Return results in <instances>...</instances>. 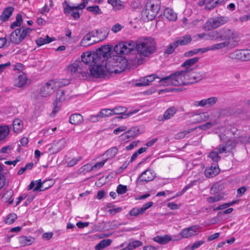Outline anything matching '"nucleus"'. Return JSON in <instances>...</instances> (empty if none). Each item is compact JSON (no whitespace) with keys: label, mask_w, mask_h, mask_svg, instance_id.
<instances>
[{"label":"nucleus","mask_w":250,"mask_h":250,"mask_svg":"<svg viewBox=\"0 0 250 250\" xmlns=\"http://www.w3.org/2000/svg\"><path fill=\"white\" fill-rule=\"evenodd\" d=\"M164 16L169 21H174L177 19V14L170 8L164 10Z\"/></svg>","instance_id":"obj_26"},{"label":"nucleus","mask_w":250,"mask_h":250,"mask_svg":"<svg viewBox=\"0 0 250 250\" xmlns=\"http://www.w3.org/2000/svg\"><path fill=\"white\" fill-rule=\"evenodd\" d=\"M21 243L23 245H29L32 243L33 241L31 238L23 236L21 237Z\"/></svg>","instance_id":"obj_49"},{"label":"nucleus","mask_w":250,"mask_h":250,"mask_svg":"<svg viewBox=\"0 0 250 250\" xmlns=\"http://www.w3.org/2000/svg\"><path fill=\"white\" fill-rule=\"evenodd\" d=\"M135 46V43L132 41L122 42L117 44L114 50L117 54H127L134 50Z\"/></svg>","instance_id":"obj_8"},{"label":"nucleus","mask_w":250,"mask_h":250,"mask_svg":"<svg viewBox=\"0 0 250 250\" xmlns=\"http://www.w3.org/2000/svg\"><path fill=\"white\" fill-rule=\"evenodd\" d=\"M118 152V148L117 147L114 146L112 147L105 152V154L108 157V158H114Z\"/></svg>","instance_id":"obj_35"},{"label":"nucleus","mask_w":250,"mask_h":250,"mask_svg":"<svg viewBox=\"0 0 250 250\" xmlns=\"http://www.w3.org/2000/svg\"><path fill=\"white\" fill-rule=\"evenodd\" d=\"M111 48L108 45L102 46L93 52H86L83 53L81 57L82 61L84 63H89L91 60L93 61H102L105 62L107 61L109 56L111 55Z\"/></svg>","instance_id":"obj_1"},{"label":"nucleus","mask_w":250,"mask_h":250,"mask_svg":"<svg viewBox=\"0 0 250 250\" xmlns=\"http://www.w3.org/2000/svg\"><path fill=\"white\" fill-rule=\"evenodd\" d=\"M227 20L224 17H217L212 20L214 28H217L222 24L226 23Z\"/></svg>","instance_id":"obj_34"},{"label":"nucleus","mask_w":250,"mask_h":250,"mask_svg":"<svg viewBox=\"0 0 250 250\" xmlns=\"http://www.w3.org/2000/svg\"><path fill=\"white\" fill-rule=\"evenodd\" d=\"M140 134V130L137 127H133L125 132L122 136H125L124 140L126 139L134 138L138 134Z\"/></svg>","instance_id":"obj_21"},{"label":"nucleus","mask_w":250,"mask_h":250,"mask_svg":"<svg viewBox=\"0 0 250 250\" xmlns=\"http://www.w3.org/2000/svg\"><path fill=\"white\" fill-rule=\"evenodd\" d=\"M81 172H83V173H85V172L91 171V170H94L93 166L91 164H86L83 166L81 168Z\"/></svg>","instance_id":"obj_52"},{"label":"nucleus","mask_w":250,"mask_h":250,"mask_svg":"<svg viewBox=\"0 0 250 250\" xmlns=\"http://www.w3.org/2000/svg\"><path fill=\"white\" fill-rule=\"evenodd\" d=\"M78 63L74 62L70 64L67 68V72L72 74L78 71Z\"/></svg>","instance_id":"obj_46"},{"label":"nucleus","mask_w":250,"mask_h":250,"mask_svg":"<svg viewBox=\"0 0 250 250\" xmlns=\"http://www.w3.org/2000/svg\"><path fill=\"white\" fill-rule=\"evenodd\" d=\"M186 73V71L183 70L176 71L168 76L162 78L160 82L167 85L179 86L190 84V82H188V80Z\"/></svg>","instance_id":"obj_4"},{"label":"nucleus","mask_w":250,"mask_h":250,"mask_svg":"<svg viewBox=\"0 0 250 250\" xmlns=\"http://www.w3.org/2000/svg\"><path fill=\"white\" fill-rule=\"evenodd\" d=\"M220 29L212 31L207 34V40L213 41H221Z\"/></svg>","instance_id":"obj_25"},{"label":"nucleus","mask_w":250,"mask_h":250,"mask_svg":"<svg viewBox=\"0 0 250 250\" xmlns=\"http://www.w3.org/2000/svg\"><path fill=\"white\" fill-rule=\"evenodd\" d=\"M155 177L154 171L150 169H147L144 171L138 177L136 182L138 184L140 182H148L152 181Z\"/></svg>","instance_id":"obj_14"},{"label":"nucleus","mask_w":250,"mask_h":250,"mask_svg":"<svg viewBox=\"0 0 250 250\" xmlns=\"http://www.w3.org/2000/svg\"><path fill=\"white\" fill-rule=\"evenodd\" d=\"M197 53H198L197 49H194L193 50H190L185 52L184 54V56L186 57H190Z\"/></svg>","instance_id":"obj_63"},{"label":"nucleus","mask_w":250,"mask_h":250,"mask_svg":"<svg viewBox=\"0 0 250 250\" xmlns=\"http://www.w3.org/2000/svg\"><path fill=\"white\" fill-rule=\"evenodd\" d=\"M14 9V8L11 6L7 7L4 9L0 15L3 21H5L9 19L10 17L12 15Z\"/></svg>","instance_id":"obj_28"},{"label":"nucleus","mask_w":250,"mask_h":250,"mask_svg":"<svg viewBox=\"0 0 250 250\" xmlns=\"http://www.w3.org/2000/svg\"><path fill=\"white\" fill-rule=\"evenodd\" d=\"M199 58L198 57H194L186 60L184 62L182 63L181 66L185 68L184 71H189L194 68H190V67L194 65L199 61Z\"/></svg>","instance_id":"obj_18"},{"label":"nucleus","mask_w":250,"mask_h":250,"mask_svg":"<svg viewBox=\"0 0 250 250\" xmlns=\"http://www.w3.org/2000/svg\"><path fill=\"white\" fill-rule=\"evenodd\" d=\"M194 105L195 106L200 107H204L207 105L206 99H203L200 101H195L194 103Z\"/></svg>","instance_id":"obj_58"},{"label":"nucleus","mask_w":250,"mask_h":250,"mask_svg":"<svg viewBox=\"0 0 250 250\" xmlns=\"http://www.w3.org/2000/svg\"><path fill=\"white\" fill-rule=\"evenodd\" d=\"M124 27L123 26H122L119 23H116L114 25L112 28L111 30L115 33H116L121 30V29Z\"/></svg>","instance_id":"obj_59"},{"label":"nucleus","mask_w":250,"mask_h":250,"mask_svg":"<svg viewBox=\"0 0 250 250\" xmlns=\"http://www.w3.org/2000/svg\"><path fill=\"white\" fill-rule=\"evenodd\" d=\"M217 167H218L217 164H212V165L210 167L208 168H207L204 172L206 176L210 178L217 175L219 172V169Z\"/></svg>","instance_id":"obj_19"},{"label":"nucleus","mask_w":250,"mask_h":250,"mask_svg":"<svg viewBox=\"0 0 250 250\" xmlns=\"http://www.w3.org/2000/svg\"><path fill=\"white\" fill-rule=\"evenodd\" d=\"M86 64L91 66L90 68V74L92 76L96 78L104 77L106 75L104 69L105 62L102 61H93L91 60L89 63H84Z\"/></svg>","instance_id":"obj_6"},{"label":"nucleus","mask_w":250,"mask_h":250,"mask_svg":"<svg viewBox=\"0 0 250 250\" xmlns=\"http://www.w3.org/2000/svg\"><path fill=\"white\" fill-rule=\"evenodd\" d=\"M137 54L141 56L148 57L156 51V43L152 38L142 37L135 43Z\"/></svg>","instance_id":"obj_2"},{"label":"nucleus","mask_w":250,"mask_h":250,"mask_svg":"<svg viewBox=\"0 0 250 250\" xmlns=\"http://www.w3.org/2000/svg\"><path fill=\"white\" fill-rule=\"evenodd\" d=\"M16 21L13 22L10 25V27L12 29L14 28L17 26H20L21 23L22 21V18L21 15L18 14L16 16Z\"/></svg>","instance_id":"obj_41"},{"label":"nucleus","mask_w":250,"mask_h":250,"mask_svg":"<svg viewBox=\"0 0 250 250\" xmlns=\"http://www.w3.org/2000/svg\"><path fill=\"white\" fill-rule=\"evenodd\" d=\"M128 65L127 60L124 57L119 55H113L107 59L105 62V67L110 73H119L125 69Z\"/></svg>","instance_id":"obj_3"},{"label":"nucleus","mask_w":250,"mask_h":250,"mask_svg":"<svg viewBox=\"0 0 250 250\" xmlns=\"http://www.w3.org/2000/svg\"><path fill=\"white\" fill-rule=\"evenodd\" d=\"M17 215L15 213H11L8 215L7 218L5 220L6 224H11L13 223L17 219Z\"/></svg>","instance_id":"obj_48"},{"label":"nucleus","mask_w":250,"mask_h":250,"mask_svg":"<svg viewBox=\"0 0 250 250\" xmlns=\"http://www.w3.org/2000/svg\"><path fill=\"white\" fill-rule=\"evenodd\" d=\"M208 157L210 158L212 161L214 162V164H216L220 159V157L218 155V152L216 151H212L209 155Z\"/></svg>","instance_id":"obj_45"},{"label":"nucleus","mask_w":250,"mask_h":250,"mask_svg":"<svg viewBox=\"0 0 250 250\" xmlns=\"http://www.w3.org/2000/svg\"><path fill=\"white\" fill-rule=\"evenodd\" d=\"M214 28L212 21H208L203 25V29L206 31H209Z\"/></svg>","instance_id":"obj_57"},{"label":"nucleus","mask_w":250,"mask_h":250,"mask_svg":"<svg viewBox=\"0 0 250 250\" xmlns=\"http://www.w3.org/2000/svg\"><path fill=\"white\" fill-rule=\"evenodd\" d=\"M206 100L207 106L210 107L214 105L217 103L218 99L216 97H211L206 99Z\"/></svg>","instance_id":"obj_47"},{"label":"nucleus","mask_w":250,"mask_h":250,"mask_svg":"<svg viewBox=\"0 0 250 250\" xmlns=\"http://www.w3.org/2000/svg\"><path fill=\"white\" fill-rule=\"evenodd\" d=\"M55 40V38L54 37L50 38L48 35H47L46 36V38L41 37L37 39L35 42L38 46H41L45 44L50 43Z\"/></svg>","instance_id":"obj_29"},{"label":"nucleus","mask_w":250,"mask_h":250,"mask_svg":"<svg viewBox=\"0 0 250 250\" xmlns=\"http://www.w3.org/2000/svg\"><path fill=\"white\" fill-rule=\"evenodd\" d=\"M83 120V117L80 114H72L69 118V123L74 125L80 124Z\"/></svg>","instance_id":"obj_23"},{"label":"nucleus","mask_w":250,"mask_h":250,"mask_svg":"<svg viewBox=\"0 0 250 250\" xmlns=\"http://www.w3.org/2000/svg\"><path fill=\"white\" fill-rule=\"evenodd\" d=\"M159 78L155 74H151L141 78L140 80V83L136 84L137 86H146L150 84V83L153 81L155 79Z\"/></svg>","instance_id":"obj_17"},{"label":"nucleus","mask_w":250,"mask_h":250,"mask_svg":"<svg viewBox=\"0 0 250 250\" xmlns=\"http://www.w3.org/2000/svg\"><path fill=\"white\" fill-rule=\"evenodd\" d=\"M89 0H84L83 3L79 4L76 6H71L69 5V3L66 1H64L63 3L64 6V13L66 15H68L69 13L74 10H82L85 8L86 4L88 3Z\"/></svg>","instance_id":"obj_12"},{"label":"nucleus","mask_w":250,"mask_h":250,"mask_svg":"<svg viewBox=\"0 0 250 250\" xmlns=\"http://www.w3.org/2000/svg\"><path fill=\"white\" fill-rule=\"evenodd\" d=\"M177 111L176 108L172 106L168 108L164 113L162 121L168 120L172 117Z\"/></svg>","instance_id":"obj_27"},{"label":"nucleus","mask_w":250,"mask_h":250,"mask_svg":"<svg viewBox=\"0 0 250 250\" xmlns=\"http://www.w3.org/2000/svg\"><path fill=\"white\" fill-rule=\"evenodd\" d=\"M153 205V203L151 201L146 203L143 206L142 208H141V211H142L144 213L146 209L152 207Z\"/></svg>","instance_id":"obj_60"},{"label":"nucleus","mask_w":250,"mask_h":250,"mask_svg":"<svg viewBox=\"0 0 250 250\" xmlns=\"http://www.w3.org/2000/svg\"><path fill=\"white\" fill-rule=\"evenodd\" d=\"M187 76L190 84L199 82L203 79L206 76V73L202 70L195 71L194 69L187 72Z\"/></svg>","instance_id":"obj_9"},{"label":"nucleus","mask_w":250,"mask_h":250,"mask_svg":"<svg viewBox=\"0 0 250 250\" xmlns=\"http://www.w3.org/2000/svg\"><path fill=\"white\" fill-rule=\"evenodd\" d=\"M161 1L160 0H148L146 8L142 12V15L148 21L153 20L160 10Z\"/></svg>","instance_id":"obj_5"},{"label":"nucleus","mask_w":250,"mask_h":250,"mask_svg":"<svg viewBox=\"0 0 250 250\" xmlns=\"http://www.w3.org/2000/svg\"><path fill=\"white\" fill-rule=\"evenodd\" d=\"M66 140L64 139H62L58 141H55L52 144V146L49 148V151L52 153H56L60 151L65 147Z\"/></svg>","instance_id":"obj_15"},{"label":"nucleus","mask_w":250,"mask_h":250,"mask_svg":"<svg viewBox=\"0 0 250 250\" xmlns=\"http://www.w3.org/2000/svg\"><path fill=\"white\" fill-rule=\"evenodd\" d=\"M192 40L190 35L187 34L180 37L178 40L175 41L176 46L185 45L191 42Z\"/></svg>","instance_id":"obj_22"},{"label":"nucleus","mask_w":250,"mask_h":250,"mask_svg":"<svg viewBox=\"0 0 250 250\" xmlns=\"http://www.w3.org/2000/svg\"><path fill=\"white\" fill-rule=\"evenodd\" d=\"M44 188V182H42L41 179L37 181L36 187L34 188V191H43L42 189Z\"/></svg>","instance_id":"obj_51"},{"label":"nucleus","mask_w":250,"mask_h":250,"mask_svg":"<svg viewBox=\"0 0 250 250\" xmlns=\"http://www.w3.org/2000/svg\"><path fill=\"white\" fill-rule=\"evenodd\" d=\"M214 125V124L212 122H207L205 124L200 125L196 127L197 128H199L201 129L206 130L210 128L212 126H213Z\"/></svg>","instance_id":"obj_53"},{"label":"nucleus","mask_w":250,"mask_h":250,"mask_svg":"<svg viewBox=\"0 0 250 250\" xmlns=\"http://www.w3.org/2000/svg\"><path fill=\"white\" fill-rule=\"evenodd\" d=\"M112 242L111 239H104L101 241L96 246V250H101L104 248L109 246Z\"/></svg>","instance_id":"obj_30"},{"label":"nucleus","mask_w":250,"mask_h":250,"mask_svg":"<svg viewBox=\"0 0 250 250\" xmlns=\"http://www.w3.org/2000/svg\"><path fill=\"white\" fill-rule=\"evenodd\" d=\"M153 239L154 241L158 242L160 244L164 245L170 241L172 238L169 235H165L164 236L157 235L154 237Z\"/></svg>","instance_id":"obj_24"},{"label":"nucleus","mask_w":250,"mask_h":250,"mask_svg":"<svg viewBox=\"0 0 250 250\" xmlns=\"http://www.w3.org/2000/svg\"><path fill=\"white\" fill-rule=\"evenodd\" d=\"M178 46H176L175 42H173L170 43L166 49L165 51L164 52L165 55H170L172 54L176 48H177Z\"/></svg>","instance_id":"obj_42"},{"label":"nucleus","mask_w":250,"mask_h":250,"mask_svg":"<svg viewBox=\"0 0 250 250\" xmlns=\"http://www.w3.org/2000/svg\"><path fill=\"white\" fill-rule=\"evenodd\" d=\"M198 228L196 226H193L183 229L180 232V235L183 238H188L197 234Z\"/></svg>","instance_id":"obj_16"},{"label":"nucleus","mask_w":250,"mask_h":250,"mask_svg":"<svg viewBox=\"0 0 250 250\" xmlns=\"http://www.w3.org/2000/svg\"><path fill=\"white\" fill-rule=\"evenodd\" d=\"M54 104V108L52 111V112L50 113V116L52 117L54 116L57 112H58L60 109V106L58 105V104H56L55 103H53Z\"/></svg>","instance_id":"obj_64"},{"label":"nucleus","mask_w":250,"mask_h":250,"mask_svg":"<svg viewBox=\"0 0 250 250\" xmlns=\"http://www.w3.org/2000/svg\"><path fill=\"white\" fill-rule=\"evenodd\" d=\"M99 34V31L98 30H96L95 33L92 31L86 34L81 40L80 42L81 45L86 47L96 43L98 41L93 40L92 38H94L96 36H98Z\"/></svg>","instance_id":"obj_10"},{"label":"nucleus","mask_w":250,"mask_h":250,"mask_svg":"<svg viewBox=\"0 0 250 250\" xmlns=\"http://www.w3.org/2000/svg\"><path fill=\"white\" fill-rule=\"evenodd\" d=\"M221 41L234 39L238 37V34L235 31L228 28L220 29Z\"/></svg>","instance_id":"obj_11"},{"label":"nucleus","mask_w":250,"mask_h":250,"mask_svg":"<svg viewBox=\"0 0 250 250\" xmlns=\"http://www.w3.org/2000/svg\"><path fill=\"white\" fill-rule=\"evenodd\" d=\"M9 131L8 126H0V140H3L6 138L8 136Z\"/></svg>","instance_id":"obj_31"},{"label":"nucleus","mask_w":250,"mask_h":250,"mask_svg":"<svg viewBox=\"0 0 250 250\" xmlns=\"http://www.w3.org/2000/svg\"><path fill=\"white\" fill-rule=\"evenodd\" d=\"M127 190V187L126 186L119 185L117 188V192L119 194H124Z\"/></svg>","instance_id":"obj_56"},{"label":"nucleus","mask_w":250,"mask_h":250,"mask_svg":"<svg viewBox=\"0 0 250 250\" xmlns=\"http://www.w3.org/2000/svg\"><path fill=\"white\" fill-rule=\"evenodd\" d=\"M114 115L122 114L127 111V108L124 106H117L113 109Z\"/></svg>","instance_id":"obj_44"},{"label":"nucleus","mask_w":250,"mask_h":250,"mask_svg":"<svg viewBox=\"0 0 250 250\" xmlns=\"http://www.w3.org/2000/svg\"><path fill=\"white\" fill-rule=\"evenodd\" d=\"M142 245V242L141 241H135L128 244L126 248L128 250H133L136 248L141 246Z\"/></svg>","instance_id":"obj_43"},{"label":"nucleus","mask_w":250,"mask_h":250,"mask_svg":"<svg viewBox=\"0 0 250 250\" xmlns=\"http://www.w3.org/2000/svg\"><path fill=\"white\" fill-rule=\"evenodd\" d=\"M114 115L113 109H103L98 114V116L99 118H103L104 117H108Z\"/></svg>","instance_id":"obj_37"},{"label":"nucleus","mask_w":250,"mask_h":250,"mask_svg":"<svg viewBox=\"0 0 250 250\" xmlns=\"http://www.w3.org/2000/svg\"><path fill=\"white\" fill-rule=\"evenodd\" d=\"M236 60H240L242 61H245V50H236Z\"/></svg>","instance_id":"obj_55"},{"label":"nucleus","mask_w":250,"mask_h":250,"mask_svg":"<svg viewBox=\"0 0 250 250\" xmlns=\"http://www.w3.org/2000/svg\"><path fill=\"white\" fill-rule=\"evenodd\" d=\"M229 42H225L218 43L215 44L210 47V50H217L221 49L225 47L229 46Z\"/></svg>","instance_id":"obj_38"},{"label":"nucleus","mask_w":250,"mask_h":250,"mask_svg":"<svg viewBox=\"0 0 250 250\" xmlns=\"http://www.w3.org/2000/svg\"><path fill=\"white\" fill-rule=\"evenodd\" d=\"M27 78L24 73L19 74L15 80V86L18 87H23L27 83Z\"/></svg>","instance_id":"obj_20"},{"label":"nucleus","mask_w":250,"mask_h":250,"mask_svg":"<svg viewBox=\"0 0 250 250\" xmlns=\"http://www.w3.org/2000/svg\"><path fill=\"white\" fill-rule=\"evenodd\" d=\"M197 118L196 120L197 123L206 121L209 118V115L208 112H203L199 114H197Z\"/></svg>","instance_id":"obj_36"},{"label":"nucleus","mask_w":250,"mask_h":250,"mask_svg":"<svg viewBox=\"0 0 250 250\" xmlns=\"http://www.w3.org/2000/svg\"><path fill=\"white\" fill-rule=\"evenodd\" d=\"M54 183L52 180H48L44 181V188L42 190H44L53 185Z\"/></svg>","instance_id":"obj_61"},{"label":"nucleus","mask_w":250,"mask_h":250,"mask_svg":"<svg viewBox=\"0 0 250 250\" xmlns=\"http://www.w3.org/2000/svg\"><path fill=\"white\" fill-rule=\"evenodd\" d=\"M141 208H133L130 211L129 214L130 215L137 216L139 214H143V212L141 211Z\"/></svg>","instance_id":"obj_54"},{"label":"nucleus","mask_w":250,"mask_h":250,"mask_svg":"<svg viewBox=\"0 0 250 250\" xmlns=\"http://www.w3.org/2000/svg\"><path fill=\"white\" fill-rule=\"evenodd\" d=\"M21 29V28H17L11 33L9 37L10 42L18 44L20 43L24 39Z\"/></svg>","instance_id":"obj_13"},{"label":"nucleus","mask_w":250,"mask_h":250,"mask_svg":"<svg viewBox=\"0 0 250 250\" xmlns=\"http://www.w3.org/2000/svg\"><path fill=\"white\" fill-rule=\"evenodd\" d=\"M68 84L69 82L68 81H65L64 83H55V82L53 81H51L46 83L41 88V96L43 97H47L52 94L55 90L58 87L67 85Z\"/></svg>","instance_id":"obj_7"},{"label":"nucleus","mask_w":250,"mask_h":250,"mask_svg":"<svg viewBox=\"0 0 250 250\" xmlns=\"http://www.w3.org/2000/svg\"><path fill=\"white\" fill-rule=\"evenodd\" d=\"M197 127L191 128L188 130H185L180 132H179L175 135V138L176 139H181L185 137L187 134L195 130Z\"/></svg>","instance_id":"obj_39"},{"label":"nucleus","mask_w":250,"mask_h":250,"mask_svg":"<svg viewBox=\"0 0 250 250\" xmlns=\"http://www.w3.org/2000/svg\"><path fill=\"white\" fill-rule=\"evenodd\" d=\"M221 198L222 197L218 195L213 197H209L207 199V200L209 203H213L219 201Z\"/></svg>","instance_id":"obj_62"},{"label":"nucleus","mask_w":250,"mask_h":250,"mask_svg":"<svg viewBox=\"0 0 250 250\" xmlns=\"http://www.w3.org/2000/svg\"><path fill=\"white\" fill-rule=\"evenodd\" d=\"M64 93L63 90H59L57 92L56 100L54 103L59 104L63 101L64 100Z\"/></svg>","instance_id":"obj_40"},{"label":"nucleus","mask_w":250,"mask_h":250,"mask_svg":"<svg viewBox=\"0 0 250 250\" xmlns=\"http://www.w3.org/2000/svg\"><path fill=\"white\" fill-rule=\"evenodd\" d=\"M13 130L15 132H19L22 129V121L19 119H16L13 122Z\"/></svg>","instance_id":"obj_33"},{"label":"nucleus","mask_w":250,"mask_h":250,"mask_svg":"<svg viewBox=\"0 0 250 250\" xmlns=\"http://www.w3.org/2000/svg\"><path fill=\"white\" fill-rule=\"evenodd\" d=\"M87 10L90 12H93L96 14H100L102 13V12L98 5L88 6L87 7Z\"/></svg>","instance_id":"obj_50"},{"label":"nucleus","mask_w":250,"mask_h":250,"mask_svg":"<svg viewBox=\"0 0 250 250\" xmlns=\"http://www.w3.org/2000/svg\"><path fill=\"white\" fill-rule=\"evenodd\" d=\"M219 0H204L203 3H206V9L209 10L215 7L219 4Z\"/></svg>","instance_id":"obj_32"}]
</instances>
